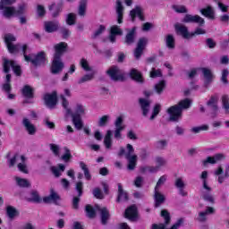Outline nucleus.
Returning a JSON list of instances; mask_svg holds the SVG:
<instances>
[{
	"label": "nucleus",
	"mask_w": 229,
	"mask_h": 229,
	"mask_svg": "<svg viewBox=\"0 0 229 229\" xmlns=\"http://www.w3.org/2000/svg\"><path fill=\"white\" fill-rule=\"evenodd\" d=\"M62 99V106L66 110V115H72V121L74 124L76 130L83 129V121L81 120V115H85V107L81 104H77L75 107V112L69 108V101L65 98V96H60Z\"/></svg>",
	"instance_id": "nucleus-1"
},
{
	"label": "nucleus",
	"mask_w": 229,
	"mask_h": 229,
	"mask_svg": "<svg viewBox=\"0 0 229 229\" xmlns=\"http://www.w3.org/2000/svg\"><path fill=\"white\" fill-rule=\"evenodd\" d=\"M191 101L189 98L181 100L177 105L170 106L166 112L170 115L169 121L172 123H178L182 119L183 110L191 108Z\"/></svg>",
	"instance_id": "nucleus-2"
},
{
	"label": "nucleus",
	"mask_w": 229,
	"mask_h": 229,
	"mask_svg": "<svg viewBox=\"0 0 229 229\" xmlns=\"http://www.w3.org/2000/svg\"><path fill=\"white\" fill-rule=\"evenodd\" d=\"M174 30L177 33V35H182V38H185L186 40H189L192 38L193 37H196V35H205L207 31L201 28H196L193 32H189V29L187 26L176 23L174 25Z\"/></svg>",
	"instance_id": "nucleus-3"
},
{
	"label": "nucleus",
	"mask_w": 229,
	"mask_h": 229,
	"mask_svg": "<svg viewBox=\"0 0 229 229\" xmlns=\"http://www.w3.org/2000/svg\"><path fill=\"white\" fill-rule=\"evenodd\" d=\"M98 211L101 214L102 225H106V221H108V218L110 217V213L108 212V209H106V208H99V206H97L94 208L90 205L86 206V213L90 219L96 217V212Z\"/></svg>",
	"instance_id": "nucleus-4"
},
{
	"label": "nucleus",
	"mask_w": 229,
	"mask_h": 229,
	"mask_svg": "<svg viewBox=\"0 0 229 229\" xmlns=\"http://www.w3.org/2000/svg\"><path fill=\"white\" fill-rule=\"evenodd\" d=\"M11 68L13 69V72H14L15 76H22V68H21V65L17 64V63L14 60L4 58L3 72H4V74H8V72H10Z\"/></svg>",
	"instance_id": "nucleus-5"
},
{
	"label": "nucleus",
	"mask_w": 229,
	"mask_h": 229,
	"mask_svg": "<svg viewBox=\"0 0 229 229\" xmlns=\"http://www.w3.org/2000/svg\"><path fill=\"white\" fill-rule=\"evenodd\" d=\"M182 22L184 24H199V28H202V26H205V19L201 18V16L195 14H185L183 19L182 20Z\"/></svg>",
	"instance_id": "nucleus-6"
},
{
	"label": "nucleus",
	"mask_w": 229,
	"mask_h": 229,
	"mask_svg": "<svg viewBox=\"0 0 229 229\" xmlns=\"http://www.w3.org/2000/svg\"><path fill=\"white\" fill-rule=\"evenodd\" d=\"M219 103V96L217 94L212 95L209 98V101L207 102V106L210 108L211 110V115L213 117H217V112H219V106L217 105Z\"/></svg>",
	"instance_id": "nucleus-7"
},
{
	"label": "nucleus",
	"mask_w": 229,
	"mask_h": 229,
	"mask_svg": "<svg viewBox=\"0 0 229 229\" xmlns=\"http://www.w3.org/2000/svg\"><path fill=\"white\" fill-rule=\"evenodd\" d=\"M43 99L48 108H55L58 103V94L56 91H53L52 93H46Z\"/></svg>",
	"instance_id": "nucleus-8"
},
{
	"label": "nucleus",
	"mask_w": 229,
	"mask_h": 229,
	"mask_svg": "<svg viewBox=\"0 0 229 229\" xmlns=\"http://www.w3.org/2000/svg\"><path fill=\"white\" fill-rule=\"evenodd\" d=\"M146 46H148V38H140L134 50V56L136 60H140V56H142V53H144V49H146Z\"/></svg>",
	"instance_id": "nucleus-9"
},
{
	"label": "nucleus",
	"mask_w": 229,
	"mask_h": 229,
	"mask_svg": "<svg viewBox=\"0 0 229 229\" xmlns=\"http://www.w3.org/2000/svg\"><path fill=\"white\" fill-rule=\"evenodd\" d=\"M106 74L111 78L113 81H123L124 76L121 74L119 67L112 66L106 71Z\"/></svg>",
	"instance_id": "nucleus-10"
},
{
	"label": "nucleus",
	"mask_w": 229,
	"mask_h": 229,
	"mask_svg": "<svg viewBox=\"0 0 229 229\" xmlns=\"http://www.w3.org/2000/svg\"><path fill=\"white\" fill-rule=\"evenodd\" d=\"M29 62H30L34 67H42V65H46V52H38L34 55L33 59L30 57Z\"/></svg>",
	"instance_id": "nucleus-11"
},
{
	"label": "nucleus",
	"mask_w": 229,
	"mask_h": 229,
	"mask_svg": "<svg viewBox=\"0 0 229 229\" xmlns=\"http://www.w3.org/2000/svg\"><path fill=\"white\" fill-rule=\"evenodd\" d=\"M68 47H69V45H67L66 42H60L58 44H55L54 46V49L55 51L54 57H55L57 60H62V55L64 53H67Z\"/></svg>",
	"instance_id": "nucleus-12"
},
{
	"label": "nucleus",
	"mask_w": 229,
	"mask_h": 229,
	"mask_svg": "<svg viewBox=\"0 0 229 229\" xmlns=\"http://www.w3.org/2000/svg\"><path fill=\"white\" fill-rule=\"evenodd\" d=\"M226 156L223 153L215 154L213 157H208L206 159L202 160L203 167H207L208 164H217V162H221V160H225Z\"/></svg>",
	"instance_id": "nucleus-13"
},
{
	"label": "nucleus",
	"mask_w": 229,
	"mask_h": 229,
	"mask_svg": "<svg viewBox=\"0 0 229 229\" xmlns=\"http://www.w3.org/2000/svg\"><path fill=\"white\" fill-rule=\"evenodd\" d=\"M126 31L127 34L125 35L124 44H126V46H131V44H135V37L137 36V27L127 29Z\"/></svg>",
	"instance_id": "nucleus-14"
},
{
	"label": "nucleus",
	"mask_w": 229,
	"mask_h": 229,
	"mask_svg": "<svg viewBox=\"0 0 229 229\" xmlns=\"http://www.w3.org/2000/svg\"><path fill=\"white\" fill-rule=\"evenodd\" d=\"M124 217L129 221H137L139 219V212L135 205L131 206L125 209Z\"/></svg>",
	"instance_id": "nucleus-15"
},
{
	"label": "nucleus",
	"mask_w": 229,
	"mask_h": 229,
	"mask_svg": "<svg viewBox=\"0 0 229 229\" xmlns=\"http://www.w3.org/2000/svg\"><path fill=\"white\" fill-rule=\"evenodd\" d=\"M49 12L52 13V17L54 19H56L60 13H62V11L64 10V3L59 2L58 4H52L51 5L48 6Z\"/></svg>",
	"instance_id": "nucleus-16"
},
{
	"label": "nucleus",
	"mask_w": 229,
	"mask_h": 229,
	"mask_svg": "<svg viewBox=\"0 0 229 229\" xmlns=\"http://www.w3.org/2000/svg\"><path fill=\"white\" fill-rule=\"evenodd\" d=\"M62 71H64V63L62 62V59H57L54 57L51 65L52 74H58V72H62Z\"/></svg>",
	"instance_id": "nucleus-17"
},
{
	"label": "nucleus",
	"mask_w": 229,
	"mask_h": 229,
	"mask_svg": "<svg viewBox=\"0 0 229 229\" xmlns=\"http://www.w3.org/2000/svg\"><path fill=\"white\" fill-rule=\"evenodd\" d=\"M116 13L117 23L123 24V20L124 17V7L123 6V2L121 0H116Z\"/></svg>",
	"instance_id": "nucleus-18"
},
{
	"label": "nucleus",
	"mask_w": 229,
	"mask_h": 229,
	"mask_svg": "<svg viewBox=\"0 0 229 229\" xmlns=\"http://www.w3.org/2000/svg\"><path fill=\"white\" fill-rule=\"evenodd\" d=\"M130 78L133 80V81H137L138 83H144V77H142V73L139 72V70L132 68L130 71Z\"/></svg>",
	"instance_id": "nucleus-19"
},
{
	"label": "nucleus",
	"mask_w": 229,
	"mask_h": 229,
	"mask_svg": "<svg viewBox=\"0 0 229 229\" xmlns=\"http://www.w3.org/2000/svg\"><path fill=\"white\" fill-rule=\"evenodd\" d=\"M21 94L25 99H33L35 98V89L30 85L23 86Z\"/></svg>",
	"instance_id": "nucleus-20"
},
{
	"label": "nucleus",
	"mask_w": 229,
	"mask_h": 229,
	"mask_svg": "<svg viewBox=\"0 0 229 229\" xmlns=\"http://www.w3.org/2000/svg\"><path fill=\"white\" fill-rule=\"evenodd\" d=\"M118 191H117V201H128V199H130L129 196H128V191H124V189H123V184L118 183Z\"/></svg>",
	"instance_id": "nucleus-21"
},
{
	"label": "nucleus",
	"mask_w": 229,
	"mask_h": 229,
	"mask_svg": "<svg viewBox=\"0 0 229 229\" xmlns=\"http://www.w3.org/2000/svg\"><path fill=\"white\" fill-rule=\"evenodd\" d=\"M200 13L204 15V17H207L211 21H214L216 19V12L214 11V8H212V6L210 5H208L206 8H202L200 10Z\"/></svg>",
	"instance_id": "nucleus-22"
},
{
	"label": "nucleus",
	"mask_w": 229,
	"mask_h": 229,
	"mask_svg": "<svg viewBox=\"0 0 229 229\" xmlns=\"http://www.w3.org/2000/svg\"><path fill=\"white\" fill-rule=\"evenodd\" d=\"M210 214H214V208L208 207L205 211L199 213L197 221H199V223H205Z\"/></svg>",
	"instance_id": "nucleus-23"
},
{
	"label": "nucleus",
	"mask_w": 229,
	"mask_h": 229,
	"mask_svg": "<svg viewBox=\"0 0 229 229\" xmlns=\"http://www.w3.org/2000/svg\"><path fill=\"white\" fill-rule=\"evenodd\" d=\"M22 124L25 127V130H27L29 135H35L37 133V128L31 122H30V119L23 118Z\"/></svg>",
	"instance_id": "nucleus-24"
},
{
	"label": "nucleus",
	"mask_w": 229,
	"mask_h": 229,
	"mask_svg": "<svg viewBox=\"0 0 229 229\" xmlns=\"http://www.w3.org/2000/svg\"><path fill=\"white\" fill-rule=\"evenodd\" d=\"M45 30L47 31V33H55V31L58 30V22L46 21Z\"/></svg>",
	"instance_id": "nucleus-25"
},
{
	"label": "nucleus",
	"mask_w": 229,
	"mask_h": 229,
	"mask_svg": "<svg viewBox=\"0 0 229 229\" xmlns=\"http://www.w3.org/2000/svg\"><path fill=\"white\" fill-rule=\"evenodd\" d=\"M125 158L128 160L127 169L133 171L137 167V155L125 157Z\"/></svg>",
	"instance_id": "nucleus-26"
},
{
	"label": "nucleus",
	"mask_w": 229,
	"mask_h": 229,
	"mask_svg": "<svg viewBox=\"0 0 229 229\" xmlns=\"http://www.w3.org/2000/svg\"><path fill=\"white\" fill-rule=\"evenodd\" d=\"M140 105L141 106V110H142V114L144 115V117H146V115H148V112H149V101L145 99V98H140L139 99Z\"/></svg>",
	"instance_id": "nucleus-27"
},
{
	"label": "nucleus",
	"mask_w": 229,
	"mask_h": 229,
	"mask_svg": "<svg viewBox=\"0 0 229 229\" xmlns=\"http://www.w3.org/2000/svg\"><path fill=\"white\" fill-rule=\"evenodd\" d=\"M165 44H166V47H168V49H174V47L176 46V41L174 40V36H173L172 34L166 35Z\"/></svg>",
	"instance_id": "nucleus-28"
},
{
	"label": "nucleus",
	"mask_w": 229,
	"mask_h": 229,
	"mask_svg": "<svg viewBox=\"0 0 229 229\" xmlns=\"http://www.w3.org/2000/svg\"><path fill=\"white\" fill-rule=\"evenodd\" d=\"M60 199V195L56 193L53 189L50 190V195L45 197L43 201H58Z\"/></svg>",
	"instance_id": "nucleus-29"
},
{
	"label": "nucleus",
	"mask_w": 229,
	"mask_h": 229,
	"mask_svg": "<svg viewBox=\"0 0 229 229\" xmlns=\"http://www.w3.org/2000/svg\"><path fill=\"white\" fill-rule=\"evenodd\" d=\"M201 71L205 80L210 83L212 80H214V74H212V71H210L208 68H201Z\"/></svg>",
	"instance_id": "nucleus-30"
},
{
	"label": "nucleus",
	"mask_w": 229,
	"mask_h": 229,
	"mask_svg": "<svg viewBox=\"0 0 229 229\" xmlns=\"http://www.w3.org/2000/svg\"><path fill=\"white\" fill-rule=\"evenodd\" d=\"M79 164H80L81 169H82L84 172V176H85L86 180H88V181L92 180V175L90 174V171L89 170V167L87 166L85 162L81 161Z\"/></svg>",
	"instance_id": "nucleus-31"
},
{
	"label": "nucleus",
	"mask_w": 229,
	"mask_h": 229,
	"mask_svg": "<svg viewBox=\"0 0 229 229\" xmlns=\"http://www.w3.org/2000/svg\"><path fill=\"white\" fill-rule=\"evenodd\" d=\"M0 10L4 11V15L7 19H10V17L15 16V7L13 6L4 7V9H0Z\"/></svg>",
	"instance_id": "nucleus-32"
},
{
	"label": "nucleus",
	"mask_w": 229,
	"mask_h": 229,
	"mask_svg": "<svg viewBox=\"0 0 229 229\" xmlns=\"http://www.w3.org/2000/svg\"><path fill=\"white\" fill-rule=\"evenodd\" d=\"M207 178H208V171H203L200 174V180H202L203 188L206 191H212V189L208 186V183L207 182Z\"/></svg>",
	"instance_id": "nucleus-33"
},
{
	"label": "nucleus",
	"mask_w": 229,
	"mask_h": 229,
	"mask_svg": "<svg viewBox=\"0 0 229 229\" xmlns=\"http://www.w3.org/2000/svg\"><path fill=\"white\" fill-rule=\"evenodd\" d=\"M85 13H87V0H81L79 5V15H81V17H85Z\"/></svg>",
	"instance_id": "nucleus-34"
},
{
	"label": "nucleus",
	"mask_w": 229,
	"mask_h": 229,
	"mask_svg": "<svg viewBox=\"0 0 229 229\" xmlns=\"http://www.w3.org/2000/svg\"><path fill=\"white\" fill-rule=\"evenodd\" d=\"M222 106L225 112V114H229V95L222 96Z\"/></svg>",
	"instance_id": "nucleus-35"
},
{
	"label": "nucleus",
	"mask_w": 229,
	"mask_h": 229,
	"mask_svg": "<svg viewBox=\"0 0 229 229\" xmlns=\"http://www.w3.org/2000/svg\"><path fill=\"white\" fill-rule=\"evenodd\" d=\"M16 183L19 185V187H23V188H29L31 187V183H30V181L27 179H22L21 177H16Z\"/></svg>",
	"instance_id": "nucleus-36"
},
{
	"label": "nucleus",
	"mask_w": 229,
	"mask_h": 229,
	"mask_svg": "<svg viewBox=\"0 0 229 229\" xmlns=\"http://www.w3.org/2000/svg\"><path fill=\"white\" fill-rule=\"evenodd\" d=\"M61 158L67 164V162H71V158H72V154H71V149L69 148L64 147V154L61 157Z\"/></svg>",
	"instance_id": "nucleus-37"
},
{
	"label": "nucleus",
	"mask_w": 229,
	"mask_h": 229,
	"mask_svg": "<svg viewBox=\"0 0 229 229\" xmlns=\"http://www.w3.org/2000/svg\"><path fill=\"white\" fill-rule=\"evenodd\" d=\"M6 47H7L8 52L11 55H15V54L19 53V49L21 47V44L13 45V44L7 45Z\"/></svg>",
	"instance_id": "nucleus-38"
},
{
	"label": "nucleus",
	"mask_w": 229,
	"mask_h": 229,
	"mask_svg": "<svg viewBox=\"0 0 229 229\" xmlns=\"http://www.w3.org/2000/svg\"><path fill=\"white\" fill-rule=\"evenodd\" d=\"M104 144L107 149H110V148H112V131H107V134L104 139Z\"/></svg>",
	"instance_id": "nucleus-39"
},
{
	"label": "nucleus",
	"mask_w": 229,
	"mask_h": 229,
	"mask_svg": "<svg viewBox=\"0 0 229 229\" xmlns=\"http://www.w3.org/2000/svg\"><path fill=\"white\" fill-rule=\"evenodd\" d=\"M165 89V81L162 80L155 85L157 94H162Z\"/></svg>",
	"instance_id": "nucleus-40"
},
{
	"label": "nucleus",
	"mask_w": 229,
	"mask_h": 229,
	"mask_svg": "<svg viewBox=\"0 0 229 229\" xmlns=\"http://www.w3.org/2000/svg\"><path fill=\"white\" fill-rule=\"evenodd\" d=\"M141 13H142V8H140V6H136L134 9L131 11L130 15L132 22L135 21V19L137 18V16Z\"/></svg>",
	"instance_id": "nucleus-41"
},
{
	"label": "nucleus",
	"mask_w": 229,
	"mask_h": 229,
	"mask_svg": "<svg viewBox=\"0 0 229 229\" xmlns=\"http://www.w3.org/2000/svg\"><path fill=\"white\" fill-rule=\"evenodd\" d=\"M66 23L68 26H73V24H76V14H74V13H68Z\"/></svg>",
	"instance_id": "nucleus-42"
},
{
	"label": "nucleus",
	"mask_w": 229,
	"mask_h": 229,
	"mask_svg": "<svg viewBox=\"0 0 229 229\" xmlns=\"http://www.w3.org/2000/svg\"><path fill=\"white\" fill-rule=\"evenodd\" d=\"M173 10L176 12V13H187L189 11L185 5H176L174 4L172 6Z\"/></svg>",
	"instance_id": "nucleus-43"
},
{
	"label": "nucleus",
	"mask_w": 229,
	"mask_h": 229,
	"mask_svg": "<svg viewBox=\"0 0 229 229\" xmlns=\"http://www.w3.org/2000/svg\"><path fill=\"white\" fill-rule=\"evenodd\" d=\"M92 80H94V73H89V74H85L84 76H82L79 80L78 83H79V85H81V83H85V82L90 81Z\"/></svg>",
	"instance_id": "nucleus-44"
},
{
	"label": "nucleus",
	"mask_w": 229,
	"mask_h": 229,
	"mask_svg": "<svg viewBox=\"0 0 229 229\" xmlns=\"http://www.w3.org/2000/svg\"><path fill=\"white\" fill-rule=\"evenodd\" d=\"M92 193L94 198H96L97 199H103L105 198V195L103 194V191L99 187L95 188Z\"/></svg>",
	"instance_id": "nucleus-45"
},
{
	"label": "nucleus",
	"mask_w": 229,
	"mask_h": 229,
	"mask_svg": "<svg viewBox=\"0 0 229 229\" xmlns=\"http://www.w3.org/2000/svg\"><path fill=\"white\" fill-rule=\"evenodd\" d=\"M160 110H162V106H160V104H156L150 116V121H153V119H155V117H157V115L160 114Z\"/></svg>",
	"instance_id": "nucleus-46"
},
{
	"label": "nucleus",
	"mask_w": 229,
	"mask_h": 229,
	"mask_svg": "<svg viewBox=\"0 0 229 229\" xmlns=\"http://www.w3.org/2000/svg\"><path fill=\"white\" fill-rule=\"evenodd\" d=\"M110 119V116H108V114H105L103 115L99 121L98 125L99 126V128H104V126H106V124H108V120Z\"/></svg>",
	"instance_id": "nucleus-47"
},
{
	"label": "nucleus",
	"mask_w": 229,
	"mask_h": 229,
	"mask_svg": "<svg viewBox=\"0 0 229 229\" xmlns=\"http://www.w3.org/2000/svg\"><path fill=\"white\" fill-rule=\"evenodd\" d=\"M17 0H0V10H4V8L12 6Z\"/></svg>",
	"instance_id": "nucleus-48"
},
{
	"label": "nucleus",
	"mask_w": 229,
	"mask_h": 229,
	"mask_svg": "<svg viewBox=\"0 0 229 229\" xmlns=\"http://www.w3.org/2000/svg\"><path fill=\"white\" fill-rule=\"evenodd\" d=\"M155 201H165V196L162 193H160V191H158V189H157V187H155Z\"/></svg>",
	"instance_id": "nucleus-49"
},
{
	"label": "nucleus",
	"mask_w": 229,
	"mask_h": 229,
	"mask_svg": "<svg viewBox=\"0 0 229 229\" xmlns=\"http://www.w3.org/2000/svg\"><path fill=\"white\" fill-rule=\"evenodd\" d=\"M17 38L13 34L8 33L4 36V42L6 46H8L9 44H13V42H15Z\"/></svg>",
	"instance_id": "nucleus-50"
},
{
	"label": "nucleus",
	"mask_w": 229,
	"mask_h": 229,
	"mask_svg": "<svg viewBox=\"0 0 229 229\" xmlns=\"http://www.w3.org/2000/svg\"><path fill=\"white\" fill-rule=\"evenodd\" d=\"M80 65L84 71H92V68H90V65H89V61H87L85 58L81 59Z\"/></svg>",
	"instance_id": "nucleus-51"
},
{
	"label": "nucleus",
	"mask_w": 229,
	"mask_h": 229,
	"mask_svg": "<svg viewBox=\"0 0 229 229\" xmlns=\"http://www.w3.org/2000/svg\"><path fill=\"white\" fill-rule=\"evenodd\" d=\"M105 30H106V27H105V25H99V28L91 36V38H93V39L98 38V37H99V35H102V33L105 31Z\"/></svg>",
	"instance_id": "nucleus-52"
},
{
	"label": "nucleus",
	"mask_w": 229,
	"mask_h": 229,
	"mask_svg": "<svg viewBox=\"0 0 229 229\" xmlns=\"http://www.w3.org/2000/svg\"><path fill=\"white\" fill-rule=\"evenodd\" d=\"M7 216L10 219H13L17 216V209L12 206L7 207Z\"/></svg>",
	"instance_id": "nucleus-53"
},
{
	"label": "nucleus",
	"mask_w": 229,
	"mask_h": 229,
	"mask_svg": "<svg viewBox=\"0 0 229 229\" xmlns=\"http://www.w3.org/2000/svg\"><path fill=\"white\" fill-rule=\"evenodd\" d=\"M110 33L111 35H123V30H121V28H119V26L117 25H114L111 27L110 29Z\"/></svg>",
	"instance_id": "nucleus-54"
},
{
	"label": "nucleus",
	"mask_w": 229,
	"mask_h": 229,
	"mask_svg": "<svg viewBox=\"0 0 229 229\" xmlns=\"http://www.w3.org/2000/svg\"><path fill=\"white\" fill-rule=\"evenodd\" d=\"M228 69H224L222 71L221 81L224 83V85H228Z\"/></svg>",
	"instance_id": "nucleus-55"
},
{
	"label": "nucleus",
	"mask_w": 229,
	"mask_h": 229,
	"mask_svg": "<svg viewBox=\"0 0 229 229\" xmlns=\"http://www.w3.org/2000/svg\"><path fill=\"white\" fill-rule=\"evenodd\" d=\"M207 130H208V125H201V126H198V127H193L191 129V131L193 133H199V131H207Z\"/></svg>",
	"instance_id": "nucleus-56"
},
{
	"label": "nucleus",
	"mask_w": 229,
	"mask_h": 229,
	"mask_svg": "<svg viewBox=\"0 0 229 229\" xmlns=\"http://www.w3.org/2000/svg\"><path fill=\"white\" fill-rule=\"evenodd\" d=\"M31 199H29V201H42V199H40V195H38V191H32L30 192Z\"/></svg>",
	"instance_id": "nucleus-57"
},
{
	"label": "nucleus",
	"mask_w": 229,
	"mask_h": 229,
	"mask_svg": "<svg viewBox=\"0 0 229 229\" xmlns=\"http://www.w3.org/2000/svg\"><path fill=\"white\" fill-rule=\"evenodd\" d=\"M165 147H167V140H160L156 142L157 149H165Z\"/></svg>",
	"instance_id": "nucleus-58"
},
{
	"label": "nucleus",
	"mask_w": 229,
	"mask_h": 229,
	"mask_svg": "<svg viewBox=\"0 0 229 229\" xmlns=\"http://www.w3.org/2000/svg\"><path fill=\"white\" fill-rule=\"evenodd\" d=\"M156 164H157V168L160 169V167L164 166L165 165V159L162 157H156Z\"/></svg>",
	"instance_id": "nucleus-59"
},
{
	"label": "nucleus",
	"mask_w": 229,
	"mask_h": 229,
	"mask_svg": "<svg viewBox=\"0 0 229 229\" xmlns=\"http://www.w3.org/2000/svg\"><path fill=\"white\" fill-rule=\"evenodd\" d=\"M174 185L176 189H185V182L181 177L175 180Z\"/></svg>",
	"instance_id": "nucleus-60"
},
{
	"label": "nucleus",
	"mask_w": 229,
	"mask_h": 229,
	"mask_svg": "<svg viewBox=\"0 0 229 229\" xmlns=\"http://www.w3.org/2000/svg\"><path fill=\"white\" fill-rule=\"evenodd\" d=\"M144 183V178L142 176H137L134 180V185L138 189H140L142 187V184Z\"/></svg>",
	"instance_id": "nucleus-61"
},
{
	"label": "nucleus",
	"mask_w": 229,
	"mask_h": 229,
	"mask_svg": "<svg viewBox=\"0 0 229 229\" xmlns=\"http://www.w3.org/2000/svg\"><path fill=\"white\" fill-rule=\"evenodd\" d=\"M22 55L24 56L25 62H30L31 60V57L28 55H26V52L28 51V45L24 44L21 47Z\"/></svg>",
	"instance_id": "nucleus-62"
},
{
	"label": "nucleus",
	"mask_w": 229,
	"mask_h": 229,
	"mask_svg": "<svg viewBox=\"0 0 229 229\" xmlns=\"http://www.w3.org/2000/svg\"><path fill=\"white\" fill-rule=\"evenodd\" d=\"M37 13L38 17H44L46 15V8H44L43 5L38 4L37 7Z\"/></svg>",
	"instance_id": "nucleus-63"
},
{
	"label": "nucleus",
	"mask_w": 229,
	"mask_h": 229,
	"mask_svg": "<svg viewBox=\"0 0 229 229\" xmlns=\"http://www.w3.org/2000/svg\"><path fill=\"white\" fill-rule=\"evenodd\" d=\"M206 45L209 47V49H214L216 47V43L211 38L206 39Z\"/></svg>",
	"instance_id": "nucleus-64"
}]
</instances>
